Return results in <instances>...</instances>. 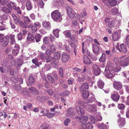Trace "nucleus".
I'll list each match as a JSON object with an SVG mask.
<instances>
[{"mask_svg":"<svg viewBox=\"0 0 129 129\" xmlns=\"http://www.w3.org/2000/svg\"><path fill=\"white\" fill-rule=\"evenodd\" d=\"M9 39L8 36H6L5 37L4 35L0 34V42L3 46H6L8 44Z\"/></svg>","mask_w":129,"mask_h":129,"instance_id":"f257e3e1","label":"nucleus"},{"mask_svg":"<svg viewBox=\"0 0 129 129\" xmlns=\"http://www.w3.org/2000/svg\"><path fill=\"white\" fill-rule=\"evenodd\" d=\"M52 19L55 21L59 19L61 16V15L58 10H55L53 11L51 14Z\"/></svg>","mask_w":129,"mask_h":129,"instance_id":"f03ea898","label":"nucleus"},{"mask_svg":"<svg viewBox=\"0 0 129 129\" xmlns=\"http://www.w3.org/2000/svg\"><path fill=\"white\" fill-rule=\"evenodd\" d=\"M113 72L110 71L109 67H106L105 70V75L108 78H111L114 77V75L112 73Z\"/></svg>","mask_w":129,"mask_h":129,"instance_id":"7ed1b4c3","label":"nucleus"},{"mask_svg":"<svg viewBox=\"0 0 129 129\" xmlns=\"http://www.w3.org/2000/svg\"><path fill=\"white\" fill-rule=\"evenodd\" d=\"M129 63V57H127L120 60V64L122 67L127 66Z\"/></svg>","mask_w":129,"mask_h":129,"instance_id":"20e7f679","label":"nucleus"},{"mask_svg":"<svg viewBox=\"0 0 129 129\" xmlns=\"http://www.w3.org/2000/svg\"><path fill=\"white\" fill-rule=\"evenodd\" d=\"M93 72L95 75H99L100 73V69L99 66L96 64H94L92 66Z\"/></svg>","mask_w":129,"mask_h":129,"instance_id":"39448f33","label":"nucleus"},{"mask_svg":"<svg viewBox=\"0 0 129 129\" xmlns=\"http://www.w3.org/2000/svg\"><path fill=\"white\" fill-rule=\"evenodd\" d=\"M120 96L119 94L116 92L115 91L114 93L112 95L111 98L114 101L117 102L119 100Z\"/></svg>","mask_w":129,"mask_h":129,"instance_id":"423d86ee","label":"nucleus"},{"mask_svg":"<svg viewBox=\"0 0 129 129\" xmlns=\"http://www.w3.org/2000/svg\"><path fill=\"white\" fill-rule=\"evenodd\" d=\"M120 48L118 46H116V48L120 52H122L124 53H126L127 50V48L125 45L122 44L120 45Z\"/></svg>","mask_w":129,"mask_h":129,"instance_id":"0eeeda50","label":"nucleus"},{"mask_svg":"<svg viewBox=\"0 0 129 129\" xmlns=\"http://www.w3.org/2000/svg\"><path fill=\"white\" fill-rule=\"evenodd\" d=\"M69 58V55L67 53L63 52L62 55L61 59L63 62H67Z\"/></svg>","mask_w":129,"mask_h":129,"instance_id":"6e6552de","label":"nucleus"},{"mask_svg":"<svg viewBox=\"0 0 129 129\" xmlns=\"http://www.w3.org/2000/svg\"><path fill=\"white\" fill-rule=\"evenodd\" d=\"M86 107L87 110L90 112H94L96 111V106L94 104L88 105Z\"/></svg>","mask_w":129,"mask_h":129,"instance_id":"1a4fd4ad","label":"nucleus"},{"mask_svg":"<svg viewBox=\"0 0 129 129\" xmlns=\"http://www.w3.org/2000/svg\"><path fill=\"white\" fill-rule=\"evenodd\" d=\"M93 52L96 55H98L100 53L99 48L95 44L92 45Z\"/></svg>","mask_w":129,"mask_h":129,"instance_id":"9d476101","label":"nucleus"},{"mask_svg":"<svg viewBox=\"0 0 129 129\" xmlns=\"http://www.w3.org/2000/svg\"><path fill=\"white\" fill-rule=\"evenodd\" d=\"M14 49L12 50V53L14 55L16 56L19 53L20 49L19 45L17 44H15L14 46Z\"/></svg>","mask_w":129,"mask_h":129,"instance_id":"9b49d317","label":"nucleus"},{"mask_svg":"<svg viewBox=\"0 0 129 129\" xmlns=\"http://www.w3.org/2000/svg\"><path fill=\"white\" fill-rule=\"evenodd\" d=\"M113 87L115 89L119 90L121 89L122 86L120 82L115 81L113 83Z\"/></svg>","mask_w":129,"mask_h":129,"instance_id":"f8f14e48","label":"nucleus"},{"mask_svg":"<svg viewBox=\"0 0 129 129\" xmlns=\"http://www.w3.org/2000/svg\"><path fill=\"white\" fill-rule=\"evenodd\" d=\"M6 5L10 9L12 10L13 9H14L16 7V4L14 2H10L6 3Z\"/></svg>","mask_w":129,"mask_h":129,"instance_id":"ddd939ff","label":"nucleus"},{"mask_svg":"<svg viewBox=\"0 0 129 129\" xmlns=\"http://www.w3.org/2000/svg\"><path fill=\"white\" fill-rule=\"evenodd\" d=\"M75 108L76 112L78 114L82 115L84 114V112L83 109L78 106H76Z\"/></svg>","mask_w":129,"mask_h":129,"instance_id":"4468645a","label":"nucleus"},{"mask_svg":"<svg viewBox=\"0 0 129 129\" xmlns=\"http://www.w3.org/2000/svg\"><path fill=\"white\" fill-rule=\"evenodd\" d=\"M106 2L108 4L112 7L116 5L117 3V0H105Z\"/></svg>","mask_w":129,"mask_h":129,"instance_id":"2eb2a0df","label":"nucleus"},{"mask_svg":"<svg viewBox=\"0 0 129 129\" xmlns=\"http://www.w3.org/2000/svg\"><path fill=\"white\" fill-rule=\"evenodd\" d=\"M42 24L44 28L47 29H49L51 28V26L50 22L46 21L42 22Z\"/></svg>","mask_w":129,"mask_h":129,"instance_id":"dca6fc26","label":"nucleus"},{"mask_svg":"<svg viewBox=\"0 0 129 129\" xmlns=\"http://www.w3.org/2000/svg\"><path fill=\"white\" fill-rule=\"evenodd\" d=\"M88 120V118L87 116H81L80 118V123L83 125L85 124Z\"/></svg>","mask_w":129,"mask_h":129,"instance_id":"f3484780","label":"nucleus"},{"mask_svg":"<svg viewBox=\"0 0 129 129\" xmlns=\"http://www.w3.org/2000/svg\"><path fill=\"white\" fill-rule=\"evenodd\" d=\"M120 37H119L117 32L115 31L112 34V40L113 41H116L118 40Z\"/></svg>","mask_w":129,"mask_h":129,"instance_id":"a211bd4d","label":"nucleus"},{"mask_svg":"<svg viewBox=\"0 0 129 129\" xmlns=\"http://www.w3.org/2000/svg\"><path fill=\"white\" fill-rule=\"evenodd\" d=\"M84 63L87 64H91V62L90 59L86 55H84L83 57Z\"/></svg>","mask_w":129,"mask_h":129,"instance_id":"6ab92c4d","label":"nucleus"},{"mask_svg":"<svg viewBox=\"0 0 129 129\" xmlns=\"http://www.w3.org/2000/svg\"><path fill=\"white\" fill-rule=\"evenodd\" d=\"M88 84L86 83H84L80 87V89L81 91H82L88 89Z\"/></svg>","mask_w":129,"mask_h":129,"instance_id":"aec40b11","label":"nucleus"},{"mask_svg":"<svg viewBox=\"0 0 129 129\" xmlns=\"http://www.w3.org/2000/svg\"><path fill=\"white\" fill-rule=\"evenodd\" d=\"M63 33L68 37L70 38L71 40H74L75 38L71 34L70 32L69 31H64L63 32Z\"/></svg>","mask_w":129,"mask_h":129,"instance_id":"412c9836","label":"nucleus"},{"mask_svg":"<svg viewBox=\"0 0 129 129\" xmlns=\"http://www.w3.org/2000/svg\"><path fill=\"white\" fill-rule=\"evenodd\" d=\"M60 31V30L58 28L53 29V34L57 38H58L59 37V33Z\"/></svg>","mask_w":129,"mask_h":129,"instance_id":"4be33fe9","label":"nucleus"},{"mask_svg":"<svg viewBox=\"0 0 129 129\" xmlns=\"http://www.w3.org/2000/svg\"><path fill=\"white\" fill-rule=\"evenodd\" d=\"M29 90L30 92L35 94H38L39 93V91L36 88L32 87L30 88H29Z\"/></svg>","mask_w":129,"mask_h":129,"instance_id":"5701e85b","label":"nucleus"},{"mask_svg":"<svg viewBox=\"0 0 129 129\" xmlns=\"http://www.w3.org/2000/svg\"><path fill=\"white\" fill-rule=\"evenodd\" d=\"M83 128H85V129H92L93 128L92 125L89 123L86 124H84L83 125Z\"/></svg>","mask_w":129,"mask_h":129,"instance_id":"b1692460","label":"nucleus"},{"mask_svg":"<svg viewBox=\"0 0 129 129\" xmlns=\"http://www.w3.org/2000/svg\"><path fill=\"white\" fill-rule=\"evenodd\" d=\"M98 86L100 88L102 89L104 86V82L101 79H100L98 82Z\"/></svg>","mask_w":129,"mask_h":129,"instance_id":"393cba45","label":"nucleus"},{"mask_svg":"<svg viewBox=\"0 0 129 129\" xmlns=\"http://www.w3.org/2000/svg\"><path fill=\"white\" fill-rule=\"evenodd\" d=\"M118 122H120V124L119 127H122L125 125V122L124 119V118H120L118 120Z\"/></svg>","mask_w":129,"mask_h":129,"instance_id":"a878e982","label":"nucleus"},{"mask_svg":"<svg viewBox=\"0 0 129 129\" xmlns=\"http://www.w3.org/2000/svg\"><path fill=\"white\" fill-rule=\"evenodd\" d=\"M26 7L28 10H31L32 8V6L31 3L29 1L27 2L26 3Z\"/></svg>","mask_w":129,"mask_h":129,"instance_id":"bb28decb","label":"nucleus"},{"mask_svg":"<svg viewBox=\"0 0 129 129\" xmlns=\"http://www.w3.org/2000/svg\"><path fill=\"white\" fill-rule=\"evenodd\" d=\"M40 128L41 129H51L50 127L45 123L42 124Z\"/></svg>","mask_w":129,"mask_h":129,"instance_id":"cd10ccee","label":"nucleus"},{"mask_svg":"<svg viewBox=\"0 0 129 129\" xmlns=\"http://www.w3.org/2000/svg\"><path fill=\"white\" fill-rule=\"evenodd\" d=\"M27 40L30 42H33L34 39V38L33 36L30 34H28L27 37Z\"/></svg>","mask_w":129,"mask_h":129,"instance_id":"c85d7f7f","label":"nucleus"},{"mask_svg":"<svg viewBox=\"0 0 129 129\" xmlns=\"http://www.w3.org/2000/svg\"><path fill=\"white\" fill-rule=\"evenodd\" d=\"M89 93L88 91L84 92L82 93L84 99H87L89 95Z\"/></svg>","mask_w":129,"mask_h":129,"instance_id":"c756f323","label":"nucleus"},{"mask_svg":"<svg viewBox=\"0 0 129 129\" xmlns=\"http://www.w3.org/2000/svg\"><path fill=\"white\" fill-rule=\"evenodd\" d=\"M23 20L25 23H30L31 22L30 19L28 16H23Z\"/></svg>","mask_w":129,"mask_h":129,"instance_id":"7c9ffc66","label":"nucleus"},{"mask_svg":"<svg viewBox=\"0 0 129 129\" xmlns=\"http://www.w3.org/2000/svg\"><path fill=\"white\" fill-rule=\"evenodd\" d=\"M35 82V80L34 78L31 76H30L28 79V82L29 85H31Z\"/></svg>","mask_w":129,"mask_h":129,"instance_id":"2f4dec72","label":"nucleus"},{"mask_svg":"<svg viewBox=\"0 0 129 129\" xmlns=\"http://www.w3.org/2000/svg\"><path fill=\"white\" fill-rule=\"evenodd\" d=\"M106 59L105 54L104 53H103L102 55L99 59V61L102 62H104Z\"/></svg>","mask_w":129,"mask_h":129,"instance_id":"473e14b6","label":"nucleus"},{"mask_svg":"<svg viewBox=\"0 0 129 129\" xmlns=\"http://www.w3.org/2000/svg\"><path fill=\"white\" fill-rule=\"evenodd\" d=\"M2 10L4 11L6 14L11 13V11L9 9L5 7H3Z\"/></svg>","mask_w":129,"mask_h":129,"instance_id":"72a5a7b5","label":"nucleus"},{"mask_svg":"<svg viewBox=\"0 0 129 129\" xmlns=\"http://www.w3.org/2000/svg\"><path fill=\"white\" fill-rule=\"evenodd\" d=\"M23 61L21 59H18L16 62V64L19 67L22 64Z\"/></svg>","mask_w":129,"mask_h":129,"instance_id":"f704fd0d","label":"nucleus"},{"mask_svg":"<svg viewBox=\"0 0 129 129\" xmlns=\"http://www.w3.org/2000/svg\"><path fill=\"white\" fill-rule=\"evenodd\" d=\"M51 63L52 65L55 68L57 65L56 61V59L53 57L51 61Z\"/></svg>","mask_w":129,"mask_h":129,"instance_id":"c9c22d12","label":"nucleus"},{"mask_svg":"<svg viewBox=\"0 0 129 129\" xmlns=\"http://www.w3.org/2000/svg\"><path fill=\"white\" fill-rule=\"evenodd\" d=\"M54 57L56 60H59L60 58V54L57 52L54 53Z\"/></svg>","mask_w":129,"mask_h":129,"instance_id":"e433bc0d","label":"nucleus"},{"mask_svg":"<svg viewBox=\"0 0 129 129\" xmlns=\"http://www.w3.org/2000/svg\"><path fill=\"white\" fill-rule=\"evenodd\" d=\"M67 113L68 116L70 117L74 115V113L72 111V109L71 108L68 109Z\"/></svg>","mask_w":129,"mask_h":129,"instance_id":"4c0bfd02","label":"nucleus"},{"mask_svg":"<svg viewBox=\"0 0 129 129\" xmlns=\"http://www.w3.org/2000/svg\"><path fill=\"white\" fill-rule=\"evenodd\" d=\"M41 36H42L39 34L36 35L35 39L36 42H38L40 41Z\"/></svg>","mask_w":129,"mask_h":129,"instance_id":"58836bf2","label":"nucleus"},{"mask_svg":"<svg viewBox=\"0 0 129 129\" xmlns=\"http://www.w3.org/2000/svg\"><path fill=\"white\" fill-rule=\"evenodd\" d=\"M14 9L16 11L17 13L18 14L20 15H21L22 14V11L21 10L20 8L19 7H16Z\"/></svg>","mask_w":129,"mask_h":129,"instance_id":"ea45409f","label":"nucleus"},{"mask_svg":"<svg viewBox=\"0 0 129 129\" xmlns=\"http://www.w3.org/2000/svg\"><path fill=\"white\" fill-rule=\"evenodd\" d=\"M43 115L45 116H47L48 117L51 118L53 116L54 114L50 113H45Z\"/></svg>","mask_w":129,"mask_h":129,"instance_id":"a19ab883","label":"nucleus"},{"mask_svg":"<svg viewBox=\"0 0 129 129\" xmlns=\"http://www.w3.org/2000/svg\"><path fill=\"white\" fill-rule=\"evenodd\" d=\"M70 92L67 90H66L64 91L62 93H61L60 95L62 96H68Z\"/></svg>","mask_w":129,"mask_h":129,"instance_id":"79ce46f5","label":"nucleus"},{"mask_svg":"<svg viewBox=\"0 0 129 129\" xmlns=\"http://www.w3.org/2000/svg\"><path fill=\"white\" fill-rule=\"evenodd\" d=\"M47 79L52 83L53 84L55 80L51 75H48Z\"/></svg>","mask_w":129,"mask_h":129,"instance_id":"37998d69","label":"nucleus"},{"mask_svg":"<svg viewBox=\"0 0 129 129\" xmlns=\"http://www.w3.org/2000/svg\"><path fill=\"white\" fill-rule=\"evenodd\" d=\"M66 10L68 15L70 13H71V12L73 11V9L70 6L67 7L66 8Z\"/></svg>","mask_w":129,"mask_h":129,"instance_id":"c03bdc74","label":"nucleus"},{"mask_svg":"<svg viewBox=\"0 0 129 129\" xmlns=\"http://www.w3.org/2000/svg\"><path fill=\"white\" fill-rule=\"evenodd\" d=\"M90 120L92 123L94 124L97 121L96 119H95L94 117L91 116L90 117Z\"/></svg>","mask_w":129,"mask_h":129,"instance_id":"a18cd8bd","label":"nucleus"},{"mask_svg":"<svg viewBox=\"0 0 129 129\" xmlns=\"http://www.w3.org/2000/svg\"><path fill=\"white\" fill-rule=\"evenodd\" d=\"M111 12L113 14H116L118 12V9L117 8H113L111 10Z\"/></svg>","mask_w":129,"mask_h":129,"instance_id":"49530a36","label":"nucleus"},{"mask_svg":"<svg viewBox=\"0 0 129 129\" xmlns=\"http://www.w3.org/2000/svg\"><path fill=\"white\" fill-rule=\"evenodd\" d=\"M53 57H52L50 56H49L46 57V62H49L52 61V59H53Z\"/></svg>","mask_w":129,"mask_h":129,"instance_id":"de8ad7c7","label":"nucleus"},{"mask_svg":"<svg viewBox=\"0 0 129 129\" xmlns=\"http://www.w3.org/2000/svg\"><path fill=\"white\" fill-rule=\"evenodd\" d=\"M18 39L19 40H21L24 38V36L22 35V33H20L18 34Z\"/></svg>","mask_w":129,"mask_h":129,"instance_id":"09e8293b","label":"nucleus"},{"mask_svg":"<svg viewBox=\"0 0 129 129\" xmlns=\"http://www.w3.org/2000/svg\"><path fill=\"white\" fill-rule=\"evenodd\" d=\"M18 23L19 25L23 28H26V26L25 25L24 23L20 19Z\"/></svg>","mask_w":129,"mask_h":129,"instance_id":"8fccbe9b","label":"nucleus"},{"mask_svg":"<svg viewBox=\"0 0 129 129\" xmlns=\"http://www.w3.org/2000/svg\"><path fill=\"white\" fill-rule=\"evenodd\" d=\"M44 68L46 71L49 70L51 69V65L50 64H46L45 65Z\"/></svg>","mask_w":129,"mask_h":129,"instance_id":"3c124183","label":"nucleus"},{"mask_svg":"<svg viewBox=\"0 0 129 129\" xmlns=\"http://www.w3.org/2000/svg\"><path fill=\"white\" fill-rule=\"evenodd\" d=\"M108 25L110 28H112L115 25L114 22V21H109L108 22Z\"/></svg>","mask_w":129,"mask_h":129,"instance_id":"603ef678","label":"nucleus"},{"mask_svg":"<svg viewBox=\"0 0 129 129\" xmlns=\"http://www.w3.org/2000/svg\"><path fill=\"white\" fill-rule=\"evenodd\" d=\"M75 13L73 11L71 12V13L68 14V15L70 18H73L74 17L75 15Z\"/></svg>","mask_w":129,"mask_h":129,"instance_id":"864d4df0","label":"nucleus"},{"mask_svg":"<svg viewBox=\"0 0 129 129\" xmlns=\"http://www.w3.org/2000/svg\"><path fill=\"white\" fill-rule=\"evenodd\" d=\"M46 91L50 95H52L54 93L53 91L51 89H48L46 90Z\"/></svg>","mask_w":129,"mask_h":129,"instance_id":"5fc2aeb1","label":"nucleus"},{"mask_svg":"<svg viewBox=\"0 0 129 129\" xmlns=\"http://www.w3.org/2000/svg\"><path fill=\"white\" fill-rule=\"evenodd\" d=\"M50 49L52 53H53L56 51V46L54 45H51L50 47Z\"/></svg>","mask_w":129,"mask_h":129,"instance_id":"6e6d98bb","label":"nucleus"},{"mask_svg":"<svg viewBox=\"0 0 129 129\" xmlns=\"http://www.w3.org/2000/svg\"><path fill=\"white\" fill-rule=\"evenodd\" d=\"M60 0H54L53 5L54 6H56L58 5Z\"/></svg>","mask_w":129,"mask_h":129,"instance_id":"4d7b16f0","label":"nucleus"},{"mask_svg":"<svg viewBox=\"0 0 129 129\" xmlns=\"http://www.w3.org/2000/svg\"><path fill=\"white\" fill-rule=\"evenodd\" d=\"M59 73L60 76L61 77H63V70L62 68H60L59 69Z\"/></svg>","mask_w":129,"mask_h":129,"instance_id":"13d9d810","label":"nucleus"},{"mask_svg":"<svg viewBox=\"0 0 129 129\" xmlns=\"http://www.w3.org/2000/svg\"><path fill=\"white\" fill-rule=\"evenodd\" d=\"M44 43L46 44H47L49 43V39L47 37H45L43 39Z\"/></svg>","mask_w":129,"mask_h":129,"instance_id":"bf43d9fd","label":"nucleus"},{"mask_svg":"<svg viewBox=\"0 0 129 129\" xmlns=\"http://www.w3.org/2000/svg\"><path fill=\"white\" fill-rule=\"evenodd\" d=\"M51 53L52 52L51 50L47 49L46 50L45 53L46 55L49 56L51 55Z\"/></svg>","mask_w":129,"mask_h":129,"instance_id":"052dcab7","label":"nucleus"},{"mask_svg":"<svg viewBox=\"0 0 129 129\" xmlns=\"http://www.w3.org/2000/svg\"><path fill=\"white\" fill-rule=\"evenodd\" d=\"M118 107L119 109L122 110L125 108V106L122 104H119L118 105Z\"/></svg>","mask_w":129,"mask_h":129,"instance_id":"680f3d73","label":"nucleus"},{"mask_svg":"<svg viewBox=\"0 0 129 129\" xmlns=\"http://www.w3.org/2000/svg\"><path fill=\"white\" fill-rule=\"evenodd\" d=\"M32 61L36 65H37L38 66H39V63L37 59H33L32 60Z\"/></svg>","mask_w":129,"mask_h":129,"instance_id":"e2e57ef3","label":"nucleus"},{"mask_svg":"<svg viewBox=\"0 0 129 129\" xmlns=\"http://www.w3.org/2000/svg\"><path fill=\"white\" fill-rule=\"evenodd\" d=\"M6 29V27L5 26V24H0V30H4Z\"/></svg>","mask_w":129,"mask_h":129,"instance_id":"0e129e2a","label":"nucleus"},{"mask_svg":"<svg viewBox=\"0 0 129 129\" xmlns=\"http://www.w3.org/2000/svg\"><path fill=\"white\" fill-rule=\"evenodd\" d=\"M70 120L69 119L67 118L64 121V125L66 126H68V123H70Z\"/></svg>","mask_w":129,"mask_h":129,"instance_id":"69168bd1","label":"nucleus"},{"mask_svg":"<svg viewBox=\"0 0 129 129\" xmlns=\"http://www.w3.org/2000/svg\"><path fill=\"white\" fill-rule=\"evenodd\" d=\"M49 38L50 41L52 42L56 40L55 37L52 35H50Z\"/></svg>","mask_w":129,"mask_h":129,"instance_id":"338daca9","label":"nucleus"},{"mask_svg":"<svg viewBox=\"0 0 129 129\" xmlns=\"http://www.w3.org/2000/svg\"><path fill=\"white\" fill-rule=\"evenodd\" d=\"M125 42L128 46H129V35H128L126 38Z\"/></svg>","mask_w":129,"mask_h":129,"instance_id":"774afa93","label":"nucleus"}]
</instances>
